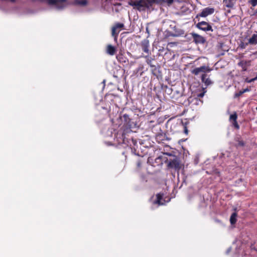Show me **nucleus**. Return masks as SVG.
Segmentation results:
<instances>
[{"mask_svg": "<svg viewBox=\"0 0 257 257\" xmlns=\"http://www.w3.org/2000/svg\"><path fill=\"white\" fill-rule=\"evenodd\" d=\"M113 27L116 28V29H121V28H123L124 25L122 23H117Z\"/></svg>", "mask_w": 257, "mask_h": 257, "instance_id": "27", "label": "nucleus"}, {"mask_svg": "<svg viewBox=\"0 0 257 257\" xmlns=\"http://www.w3.org/2000/svg\"><path fill=\"white\" fill-rule=\"evenodd\" d=\"M249 44L247 43H243L241 42L239 45V47L241 49H245L246 47Z\"/></svg>", "mask_w": 257, "mask_h": 257, "instance_id": "28", "label": "nucleus"}, {"mask_svg": "<svg viewBox=\"0 0 257 257\" xmlns=\"http://www.w3.org/2000/svg\"><path fill=\"white\" fill-rule=\"evenodd\" d=\"M116 52V49L115 47L110 44L107 45L106 48V52L109 55H114Z\"/></svg>", "mask_w": 257, "mask_h": 257, "instance_id": "12", "label": "nucleus"}, {"mask_svg": "<svg viewBox=\"0 0 257 257\" xmlns=\"http://www.w3.org/2000/svg\"><path fill=\"white\" fill-rule=\"evenodd\" d=\"M207 74H203L201 76V80L205 85L208 86L212 83V82L209 78H207Z\"/></svg>", "mask_w": 257, "mask_h": 257, "instance_id": "15", "label": "nucleus"}, {"mask_svg": "<svg viewBox=\"0 0 257 257\" xmlns=\"http://www.w3.org/2000/svg\"><path fill=\"white\" fill-rule=\"evenodd\" d=\"M204 95V92H201L197 95L199 97H202Z\"/></svg>", "mask_w": 257, "mask_h": 257, "instance_id": "33", "label": "nucleus"}, {"mask_svg": "<svg viewBox=\"0 0 257 257\" xmlns=\"http://www.w3.org/2000/svg\"><path fill=\"white\" fill-rule=\"evenodd\" d=\"M212 69L210 68L208 66L205 65L202 66L200 67L194 68L191 71V73L195 75H198L201 72L206 73L210 72Z\"/></svg>", "mask_w": 257, "mask_h": 257, "instance_id": "6", "label": "nucleus"}, {"mask_svg": "<svg viewBox=\"0 0 257 257\" xmlns=\"http://www.w3.org/2000/svg\"><path fill=\"white\" fill-rule=\"evenodd\" d=\"M249 63V61L241 60L238 63V65L241 67L243 71H245L247 70V66Z\"/></svg>", "mask_w": 257, "mask_h": 257, "instance_id": "17", "label": "nucleus"}, {"mask_svg": "<svg viewBox=\"0 0 257 257\" xmlns=\"http://www.w3.org/2000/svg\"><path fill=\"white\" fill-rule=\"evenodd\" d=\"M257 80V76L256 77H255L254 78H252V79H249L248 78H246L244 80V81L245 82H247V83H251L252 82H253L255 80Z\"/></svg>", "mask_w": 257, "mask_h": 257, "instance_id": "26", "label": "nucleus"}, {"mask_svg": "<svg viewBox=\"0 0 257 257\" xmlns=\"http://www.w3.org/2000/svg\"><path fill=\"white\" fill-rule=\"evenodd\" d=\"M237 216V214L236 212H234L231 214L230 218V222L231 224L233 225V224H234L236 223V221H237V219H236Z\"/></svg>", "mask_w": 257, "mask_h": 257, "instance_id": "19", "label": "nucleus"}, {"mask_svg": "<svg viewBox=\"0 0 257 257\" xmlns=\"http://www.w3.org/2000/svg\"><path fill=\"white\" fill-rule=\"evenodd\" d=\"M185 133L187 134L188 133V130H187L186 127H185Z\"/></svg>", "mask_w": 257, "mask_h": 257, "instance_id": "34", "label": "nucleus"}, {"mask_svg": "<svg viewBox=\"0 0 257 257\" xmlns=\"http://www.w3.org/2000/svg\"><path fill=\"white\" fill-rule=\"evenodd\" d=\"M141 46L142 50L148 55L149 54V43L148 40H144L142 42Z\"/></svg>", "mask_w": 257, "mask_h": 257, "instance_id": "13", "label": "nucleus"}, {"mask_svg": "<svg viewBox=\"0 0 257 257\" xmlns=\"http://www.w3.org/2000/svg\"><path fill=\"white\" fill-rule=\"evenodd\" d=\"M163 196H164L163 193H158L156 195L157 199H156V200H155L154 202V204H158L159 205H163L164 203L161 202L162 200L163 199Z\"/></svg>", "mask_w": 257, "mask_h": 257, "instance_id": "14", "label": "nucleus"}, {"mask_svg": "<svg viewBox=\"0 0 257 257\" xmlns=\"http://www.w3.org/2000/svg\"><path fill=\"white\" fill-rule=\"evenodd\" d=\"M237 144L236 145V147L244 146L245 143H244V142L243 141L238 139L237 140Z\"/></svg>", "mask_w": 257, "mask_h": 257, "instance_id": "23", "label": "nucleus"}, {"mask_svg": "<svg viewBox=\"0 0 257 257\" xmlns=\"http://www.w3.org/2000/svg\"><path fill=\"white\" fill-rule=\"evenodd\" d=\"M116 58L117 59V61L119 62L120 63H125L126 58L123 56V55L121 54H119L116 56Z\"/></svg>", "mask_w": 257, "mask_h": 257, "instance_id": "20", "label": "nucleus"}, {"mask_svg": "<svg viewBox=\"0 0 257 257\" xmlns=\"http://www.w3.org/2000/svg\"><path fill=\"white\" fill-rule=\"evenodd\" d=\"M145 58L146 59L147 63L151 67H155V69H156V66L152 64V61L154 59L151 57H149L148 56H145Z\"/></svg>", "mask_w": 257, "mask_h": 257, "instance_id": "21", "label": "nucleus"}, {"mask_svg": "<svg viewBox=\"0 0 257 257\" xmlns=\"http://www.w3.org/2000/svg\"><path fill=\"white\" fill-rule=\"evenodd\" d=\"M214 9L210 7H207L203 9L201 12L198 14L196 16V19L199 20L200 17L205 18L209 15L213 14L214 12Z\"/></svg>", "mask_w": 257, "mask_h": 257, "instance_id": "4", "label": "nucleus"}, {"mask_svg": "<svg viewBox=\"0 0 257 257\" xmlns=\"http://www.w3.org/2000/svg\"><path fill=\"white\" fill-rule=\"evenodd\" d=\"M237 115L236 112L231 114L229 116V120L232 122V125L237 130L239 128V125L237 122Z\"/></svg>", "mask_w": 257, "mask_h": 257, "instance_id": "10", "label": "nucleus"}, {"mask_svg": "<svg viewBox=\"0 0 257 257\" xmlns=\"http://www.w3.org/2000/svg\"><path fill=\"white\" fill-rule=\"evenodd\" d=\"M242 90V91L243 93H245V92H248V91H250V89H248V88H245V89H242V90Z\"/></svg>", "mask_w": 257, "mask_h": 257, "instance_id": "32", "label": "nucleus"}, {"mask_svg": "<svg viewBox=\"0 0 257 257\" xmlns=\"http://www.w3.org/2000/svg\"><path fill=\"white\" fill-rule=\"evenodd\" d=\"M248 43L251 45H255L257 44V34H254L251 37L248 39Z\"/></svg>", "mask_w": 257, "mask_h": 257, "instance_id": "18", "label": "nucleus"}, {"mask_svg": "<svg viewBox=\"0 0 257 257\" xmlns=\"http://www.w3.org/2000/svg\"><path fill=\"white\" fill-rule=\"evenodd\" d=\"M223 4L228 8H232L235 4V0H223Z\"/></svg>", "mask_w": 257, "mask_h": 257, "instance_id": "16", "label": "nucleus"}, {"mask_svg": "<svg viewBox=\"0 0 257 257\" xmlns=\"http://www.w3.org/2000/svg\"><path fill=\"white\" fill-rule=\"evenodd\" d=\"M116 28L113 27L111 30V35L114 37L115 40H116L118 33L119 32V31L116 32Z\"/></svg>", "mask_w": 257, "mask_h": 257, "instance_id": "22", "label": "nucleus"}, {"mask_svg": "<svg viewBox=\"0 0 257 257\" xmlns=\"http://www.w3.org/2000/svg\"><path fill=\"white\" fill-rule=\"evenodd\" d=\"M121 118L122 120L124 121L123 125H125L126 128H128L129 131H130L132 126L133 122L132 121V119L129 117V116L127 114H124L121 117Z\"/></svg>", "mask_w": 257, "mask_h": 257, "instance_id": "8", "label": "nucleus"}, {"mask_svg": "<svg viewBox=\"0 0 257 257\" xmlns=\"http://www.w3.org/2000/svg\"><path fill=\"white\" fill-rule=\"evenodd\" d=\"M248 4L251 6V7H255L257 5V0H248Z\"/></svg>", "mask_w": 257, "mask_h": 257, "instance_id": "24", "label": "nucleus"}, {"mask_svg": "<svg viewBox=\"0 0 257 257\" xmlns=\"http://www.w3.org/2000/svg\"><path fill=\"white\" fill-rule=\"evenodd\" d=\"M174 0H166V3L168 4V5H170L172 4Z\"/></svg>", "mask_w": 257, "mask_h": 257, "instance_id": "31", "label": "nucleus"}, {"mask_svg": "<svg viewBox=\"0 0 257 257\" xmlns=\"http://www.w3.org/2000/svg\"><path fill=\"white\" fill-rule=\"evenodd\" d=\"M191 35L193 39V41L195 43L204 44L205 42V39L202 36L196 33H192Z\"/></svg>", "mask_w": 257, "mask_h": 257, "instance_id": "9", "label": "nucleus"}, {"mask_svg": "<svg viewBox=\"0 0 257 257\" xmlns=\"http://www.w3.org/2000/svg\"><path fill=\"white\" fill-rule=\"evenodd\" d=\"M155 2L156 0H130L128 2V5L141 11L150 8Z\"/></svg>", "mask_w": 257, "mask_h": 257, "instance_id": "1", "label": "nucleus"}, {"mask_svg": "<svg viewBox=\"0 0 257 257\" xmlns=\"http://www.w3.org/2000/svg\"><path fill=\"white\" fill-rule=\"evenodd\" d=\"M243 93L242 90H240L239 92L236 93L234 95L235 97H239L240 96H241Z\"/></svg>", "mask_w": 257, "mask_h": 257, "instance_id": "29", "label": "nucleus"}, {"mask_svg": "<svg viewBox=\"0 0 257 257\" xmlns=\"http://www.w3.org/2000/svg\"><path fill=\"white\" fill-rule=\"evenodd\" d=\"M142 161L140 160H138L137 162V166L138 168H140L142 166Z\"/></svg>", "mask_w": 257, "mask_h": 257, "instance_id": "30", "label": "nucleus"}, {"mask_svg": "<svg viewBox=\"0 0 257 257\" xmlns=\"http://www.w3.org/2000/svg\"><path fill=\"white\" fill-rule=\"evenodd\" d=\"M196 27L199 30H201L205 32L213 31L211 25L209 23L205 21H201L200 22L198 23L196 25Z\"/></svg>", "mask_w": 257, "mask_h": 257, "instance_id": "3", "label": "nucleus"}, {"mask_svg": "<svg viewBox=\"0 0 257 257\" xmlns=\"http://www.w3.org/2000/svg\"><path fill=\"white\" fill-rule=\"evenodd\" d=\"M77 4H79L81 6H85L87 4V0H80L77 1L76 2Z\"/></svg>", "mask_w": 257, "mask_h": 257, "instance_id": "25", "label": "nucleus"}, {"mask_svg": "<svg viewBox=\"0 0 257 257\" xmlns=\"http://www.w3.org/2000/svg\"><path fill=\"white\" fill-rule=\"evenodd\" d=\"M48 5L55 6L58 9H62L66 0H46Z\"/></svg>", "mask_w": 257, "mask_h": 257, "instance_id": "7", "label": "nucleus"}, {"mask_svg": "<svg viewBox=\"0 0 257 257\" xmlns=\"http://www.w3.org/2000/svg\"><path fill=\"white\" fill-rule=\"evenodd\" d=\"M256 53H257V51H256Z\"/></svg>", "mask_w": 257, "mask_h": 257, "instance_id": "35", "label": "nucleus"}, {"mask_svg": "<svg viewBox=\"0 0 257 257\" xmlns=\"http://www.w3.org/2000/svg\"><path fill=\"white\" fill-rule=\"evenodd\" d=\"M160 132L158 133L156 135V140L158 143H164L166 141H169L170 139L168 138L166 134L161 130L160 127Z\"/></svg>", "mask_w": 257, "mask_h": 257, "instance_id": "5", "label": "nucleus"}, {"mask_svg": "<svg viewBox=\"0 0 257 257\" xmlns=\"http://www.w3.org/2000/svg\"><path fill=\"white\" fill-rule=\"evenodd\" d=\"M126 134L124 131L119 130L115 134V139L118 144H124L127 146H132V144L134 146L137 143V141L133 139H129L126 137Z\"/></svg>", "mask_w": 257, "mask_h": 257, "instance_id": "2", "label": "nucleus"}, {"mask_svg": "<svg viewBox=\"0 0 257 257\" xmlns=\"http://www.w3.org/2000/svg\"><path fill=\"white\" fill-rule=\"evenodd\" d=\"M168 167L171 168H174L176 170H180L181 168L179 161L177 159H174L170 161L168 164Z\"/></svg>", "mask_w": 257, "mask_h": 257, "instance_id": "11", "label": "nucleus"}]
</instances>
